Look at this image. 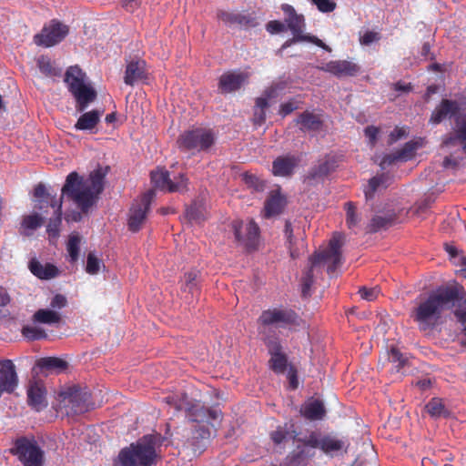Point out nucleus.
Returning a JSON list of instances; mask_svg holds the SVG:
<instances>
[{
    "instance_id": "1",
    "label": "nucleus",
    "mask_w": 466,
    "mask_h": 466,
    "mask_svg": "<svg viewBox=\"0 0 466 466\" xmlns=\"http://www.w3.org/2000/svg\"><path fill=\"white\" fill-rule=\"evenodd\" d=\"M106 173L107 167L103 169L99 167L90 173L86 180H84L76 171L67 175L62 187L59 203L54 211L55 217L49 219L46 226V231L50 237L56 238L59 235L63 197L71 199L82 212L86 213L96 204L98 196L103 192Z\"/></svg>"
},
{
    "instance_id": "2",
    "label": "nucleus",
    "mask_w": 466,
    "mask_h": 466,
    "mask_svg": "<svg viewBox=\"0 0 466 466\" xmlns=\"http://www.w3.org/2000/svg\"><path fill=\"white\" fill-rule=\"evenodd\" d=\"M300 318L298 313L288 308L274 307L265 309L258 318V331L266 345L270 359L268 366L277 374L286 371L288 357L282 352L279 338L271 330L275 329H291L299 326Z\"/></svg>"
},
{
    "instance_id": "3",
    "label": "nucleus",
    "mask_w": 466,
    "mask_h": 466,
    "mask_svg": "<svg viewBox=\"0 0 466 466\" xmlns=\"http://www.w3.org/2000/svg\"><path fill=\"white\" fill-rule=\"evenodd\" d=\"M463 299L465 291L462 286L441 287L417 300L410 318L417 323L420 330H432L442 323L444 313Z\"/></svg>"
},
{
    "instance_id": "4",
    "label": "nucleus",
    "mask_w": 466,
    "mask_h": 466,
    "mask_svg": "<svg viewBox=\"0 0 466 466\" xmlns=\"http://www.w3.org/2000/svg\"><path fill=\"white\" fill-rule=\"evenodd\" d=\"M342 236L340 234H334L327 248L316 252L309 258L310 267L303 273L301 278L302 297L309 298L311 296V288L315 277L321 273L322 266L327 265L328 274L332 275L342 265Z\"/></svg>"
},
{
    "instance_id": "5",
    "label": "nucleus",
    "mask_w": 466,
    "mask_h": 466,
    "mask_svg": "<svg viewBox=\"0 0 466 466\" xmlns=\"http://www.w3.org/2000/svg\"><path fill=\"white\" fill-rule=\"evenodd\" d=\"M86 74L77 66H69L65 74V82L76 99V109L84 112L96 100V91L85 82Z\"/></svg>"
},
{
    "instance_id": "6",
    "label": "nucleus",
    "mask_w": 466,
    "mask_h": 466,
    "mask_svg": "<svg viewBox=\"0 0 466 466\" xmlns=\"http://www.w3.org/2000/svg\"><path fill=\"white\" fill-rule=\"evenodd\" d=\"M9 452L17 458L23 466H44L46 453L34 436L15 439Z\"/></svg>"
},
{
    "instance_id": "7",
    "label": "nucleus",
    "mask_w": 466,
    "mask_h": 466,
    "mask_svg": "<svg viewBox=\"0 0 466 466\" xmlns=\"http://www.w3.org/2000/svg\"><path fill=\"white\" fill-rule=\"evenodd\" d=\"M156 449L153 443L138 441L123 448L116 461L124 466H152L156 463Z\"/></svg>"
},
{
    "instance_id": "8",
    "label": "nucleus",
    "mask_w": 466,
    "mask_h": 466,
    "mask_svg": "<svg viewBox=\"0 0 466 466\" xmlns=\"http://www.w3.org/2000/svg\"><path fill=\"white\" fill-rule=\"evenodd\" d=\"M177 144L181 151H190L192 154L208 151L215 144V134L209 128H192L179 135Z\"/></svg>"
},
{
    "instance_id": "9",
    "label": "nucleus",
    "mask_w": 466,
    "mask_h": 466,
    "mask_svg": "<svg viewBox=\"0 0 466 466\" xmlns=\"http://www.w3.org/2000/svg\"><path fill=\"white\" fill-rule=\"evenodd\" d=\"M282 10L288 15V17L285 19V22L287 23L288 27L293 34V38L286 41L282 46L283 48H286L296 42L306 41L312 43L323 48L326 51H331L330 47L328 46L322 40L319 39L317 36L303 34V29L305 27V20L302 15H298L295 9L289 5H284L282 6Z\"/></svg>"
},
{
    "instance_id": "10",
    "label": "nucleus",
    "mask_w": 466,
    "mask_h": 466,
    "mask_svg": "<svg viewBox=\"0 0 466 466\" xmlns=\"http://www.w3.org/2000/svg\"><path fill=\"white\" fill-rule=\"evenodd\" d=\"M151 182L160 190L169 193H184L188 190V178L180 173L170 178L169 172L165 168H157L150 173Z\"/></svg>"
},
{
    "instance_id": "11",
    "label": "nucleus",
    "mask_w": 466,
    "mask_h": 466,
    "mask_svg": "<svg viewBox=\"0 0 466 466\" xmlns=\"http://www.w3.org/2000/svg\"><path fill=\"white\" fill-rule=\"evenodd\" d=\"M69 32L66 25L54 19L48 25H45L41 33L34 36V42L37 46L51 47L60 43Z\"/></svg>"
},
{
    "instance_id": "12",
    "label": "nucleus",
    "mask_w": 466,
    "mask_h": 466,
    "mask_svg": "<svg viewBox=\"0 0 466 466\" xmlns=\"http://www.w3.org/2000/svg\"><path fill=\"white\" fill-rule=\"evenodd\" d=\"M233 230L236 240L244 245L248 250H255L258 244L259 227L254 220L244 225L242 221L233 222Z\"/></svg>"
},
{
    "instance_id": "13",
    "label": "nucleus",
    "mask_w": 466,
    "mask_h": 466,
    "mask_svg": "<svg viewBox=\"0 0 466 466\" xmlns=\"http://www.w3.org/2000/svg\"><path fill=\"white\" fill-rule=\"evenodd\" d=\"M154 197V192L152 190L144 194L140 199V201L136 202L132 205L129 210L128 217V229L132 232H137L140 230L142 225L144 224L147 215L150 209V205L152 198Z\"/></svg>"
},
{
    "instance_id": "14",
    "label": "nucleus",
    "mask_w": 466,
    "mask_h": 466,
    "mask_svg": "<svg viewBox=\"0 0 466 466\" xmlns=\"http://www.w3.org/2000/svg\"><path fill=\"white\" fill-rule=\"evenodd\" d=\"M250 73L239 70H229L223 73L218 83V90L221 94L233 93L239 90L248 84Z\"/></svg>"
},
{
    "instance_id": "15",
    "label": "nucleus",
    "mask_w": 466,
    "mask_h": 466,
    "mask_svg": "<svg viewBox=\"0 0 466 466\" xmlns=\"http://www.w3.org/2000/svg\"><path fill=\"white\" fill-rule=\"evenodd\" d=\"M27 403L36 411L47 407L46 389L42 381H30L27 390Z\"/></svg>"
},
{
    "instance_id": "16",
    "label": "nucleus",
    "mask_w": 466,
    "mask_h": 466,
    "mask_svg": "<svg viewBox=\"0 0 466 466\" xmlns=\"http://www.w3.org/2000/svg\"><path fill=\"white\" fill-rule=\"evenodd\" d=\"M321 69L337 77L355 76L360 71V66L351 60H332L326 63Z\"/></svg>"
},
{
    "instance_id": "17",
    "label": "nucleus",
    "mask_w": 466,
    "mask_h": 466,
    "mask_svg": "<svg viewBox=\"0 0 466 466\" xmlns=\"http://www.w3.org/2000/svg\"><path fill=\"white\" fill-rule=\"evenodd\" d=\"M299 162L300 158L291 154L279 156L272 162L271 172L275 177H290Z\"/></svg>"
},
{
    "instance_id": "18",
    "label": "nucleus",
    "mask_w": 466,
    "mask_h": 466,
    "mask_svg": "<svg viewBox=\"0 0 466 466\" xmlns=\"http://www.w3.org/2000/svg\"><path fill=\"white\" fill-rule=\"evenodd\" d=\"M217 17L228 25H238L245 27H254L257 25L256 19L253 16L242 13L218 10L217 12Z\"/></svg>"
},
{
    "instance_id": "19",
    "label": "nucleus",
    "mask_w": 466,
    "mask_h": 466,
    "mask_svg": "<svg viewBox=\"0 0 466 466\" xmlns=\"http://www.w3.org/2000/svg\"><path fill=\"white\" fill-rule=\"evenodd\" d=\"M460 105L457 101L443 99L433 110L430 121L432 124H440L447 117L456 116L460 111Z\"/></svg>"
},
{
    "instance_id": "20",
    "label": "nucleus",
    "mask_w": 466,
    "mask_h": 466,
    "mask_svg": "<svg viewBox=\"0 0 466 466\" xmlns=\"http://www.w3.org/2000/svg\"><path fill=\"white\" fill-rule=\"evenodd\" d=\"M287 205L286 198L279 191H272L264 204V217L270 218L281 214Z\"/></svg>"
},
{
    "instance_id": "21",
    "label": "nucleus",
    "mask_w": 466,
    "mask_h": 466,
    "mask_svg": "<svg viewBox=\"0 0 466 466\" xmlns=\"http://www.w3.org/2000/svg\"><path fill=\"white\" fill-rule=\"evenodd\" d=\"M146 77V62L144 60L137 59L127 63L124 76L126 85L134 86Z\"/></svg>"
},
{
    "instance_id": "22",
    "label": "nucleus",
    "mask_w": 466,
    "mask_h": 466,
    "mask_svg": "<svg viewBox=\"0 0 466 466\" xmlns=\"http://www.w3.org/2000/svg\"><path fill=\"white\" fill-rule=\"evenodd\" d=\"M34 197L36 202L35 208L44 212H46L48 207L55 210L59 203V200L57 201L55 197L46 191V186L42 183L35 187Z\"/></svg>"
},
{
    "instance_id": "23",
    "label": "nucleus",
    "mask_w": 466,
    "mask_h": 466,
    "mask_svg": "<svg viewBox=\"0 0 466 466\" xmlns=\"http://www.w3.org/2000/svg\"><path fill=\"white\" fill-rule=\"evenodd\" d=\"M103 110L98 109L83 113L75 124V129L92 132L100 122Z\"/></svg>"
},
{
    "instance_id": "24",
    "label": "nucleus",
    "mask_w": 466,
    "mask_h": 466,
    "mask_svg": "<svg viewBox=\"0 0 466 466\" xmlns=\"http://www.w3.org/2000/svg\"><path fill=\"white\" fill-rule=\"evenodd\" d=\"M28 268L31 273L40 279H50L58 275L57 268L50 263L41 264L36 258L29 261Z\"/></svg>"
},
{
    "instance_id": "25",
    "label": "nucleus",
    "mask_w": 466,
    "mask_h": 466,
    "mask_svg": "<svg viewBox=\"0 0 466 466\" xmlns=\"http://www.w3.org/2000/svg\"><path fill=\"white\" fill-rule=\"evenodd\" d=\"M297 125L300 126L301 131H318L322 127V120L320 117L310 111H304L299 115L296 119Z\"/></svg>"
},
{
    "instance_id": "26",
    "label": "nucleus",
    "mask_w": 466,
    "mask_h": 466,
    "mask_svg": "<svg viewBox=\"0 0 466 466\" xmlns=\"http://www.w3.org/2000/svg\"><path fill=\"white\" fill-rule=\"evenodd\" d=\"M36 367L41 370L55 372L58 374L67 369L68 363L63 359L57 357H44L40 358L36 361Z\"/></svg>"
},
{
    "instance_id": "27",
    "label": "nucleus",
    "mask_w": 466,
    "mask_h": 466,
    "mask_svg": "<svg viewBox=\"0 0 466 466\" xmlns=\"http://www.w3.org/2000/svg\"><path fill=\"white\" fill-rule=\"evenodd\" d=\"M425 410L430 416L434 419L449 418L451 414V410L445 405L444 400L437 397L429 400L425 406Z\"/></svg>"
},
{
    "instance_id": "28",
    "label": "nucleus",
    "mask_w": 466,
    "mask_h": 466,
    "mask_svg": "<svg viewBox=\"0 0 466 466\" xmlns=\"http://www.w3.org/2000/svg\"><path fill=\"white\" fill-rule=\"evenodd\" d=\"M397 219V215L395 213H389L386 215H377L374 216L370 223L367 227V232L374 233L378 232L381 229H386L391 227L395 220Z\"/></svg>"
},
{
    "instance_id": "29",
    "label": "nucleus",
    "mask_w": 466,
    "mask_h": 466,
    "mask_svg": "<svg viewBox=\"0 0 466 466\" xmlns=\"http://www.w3.org/2000/svg\"><path fill=\"white\" fill-rule=\"evenodd\" d=\"M298 432L294 430V425L289 426L286 423L283 426H278L275 431L270 432V439L276 445H279L288 439L295 441L297 440Z\"/></svg>"
},
{
    "instance_id": "30",
    "label": "nucleus",
    "mask_w": 466,
    "mask_h": 466,
    "mask_svg": "<svg viewBox=\"0 0 466 466\" xmlns=\"http://www.w3.org/2000/svg\"><path fill=\"white\" fill-rule=\"evenodd\" d=\"M325 412L323 403L319 400L306 403L301 409L302 416L310 420H321Z\"/></svg>"
},
{
    "instance_id": "31",
    "label": "nucleus",
    "mask_w": 466,
    "mask_h": 466,
    "mask_svg": "<svg viewBox=\"0 0 466 466\" xmlns=\"http://www.w3.org/2000/svg\"><path fill=\"white\" fill-rule=\"evenodd\" d=\"M89 395L86 392L75 391L70 395L71 410L75 414H83L90 410Z\"/></svg>"
},
{
    "instance_id": "32",
    "label": "nucleus",
    "mask_w": 466,
    "mask_h": 466,
    "mask_svg": "<svg viewBox=\"0 0 466 466\" xmlns=\"http://www.w3.org/2000/svg\"><path fill=\"white\" fill-rule=\"evenodd\" d=\"M335 160L331 158H326L310 169L308 175V178L316 179L327 177L335 169Z\"/></svg>"
},
{
    "instance_id": "33",
    "label": "nucleus",
    "mask_w": 466,
    "mask_h": 466,
    "mask_svg": "<svg viewBox=\"0 0 466 466\" xmlns=\"http://www.w3.org/2000/svg\"><path fill=\"white\" fill-rule=\"evenodd\" d=\"M32 319L35 323L51 325L60 322L61 316L58 312L54 311L52 309H41L34 313Z\"/></svg>"
},
{
    "instance_id": "34",
    "label": "nucleus",
    "mask_w": 466,
    "mask_h": 466,
    "mask_svg": "<svg viewBox=\"0 0 466 466\" xmlns=\"http://www.w3.org/2000/svg\"><path fill=\"white\" fill-rule=\"evenodd\" d=\"M198 277L199 274L198 271H189L185 273L181 280L182 291L188 292L192 296L198 295L199 293Z\"/></svg>"
},
{
    "instance_id": "35",
    "label": "nucleus",
    "mask_w": 466,
    "mask_h": 466,
    "mask_svg": "<svg viewBox=\"0 0 466 466\" xmlns=\"http://www.w3.org/2000/svg\"><path fill=\"white\" fill-rule=\"evenodd\" d=\"M344 441L336 439L330 435L321 436L319 449L325 452L329 453L333 451H339L344 447Z\"/></svg>"
},
{
    "instance_id": "36",
    "label": "nucleus",
    "mask_w": 466,
    "mask_h": 466,
    "mask_svg": "<svg viewBox=\"0 0 466 466\" xmlns=\"http://www.w3.org/2000/svg\"><path fill=\"white\" fill-rule=\"evenodd\" d=\"M389 177L387 175L382 174L376 176L369 180L368 186L364 189V195L366 199H371L374 197L375 192L380 186H386Z\"/></svg>"
},
{
    "instance_id": "37",
    "label": "nucleus",
    "mask_w": 466,
    "mask_h": 466,
    "mask_svg": "<svg viewBox=\"0 0 466 466\" xmlns=\"http://www.w3.org/2000/svg\"><path fill=\"white\" fill-rule=\"evenodd\" d=\"M37 66L42 74L46 76H58L61 75V69L54 66L51 59L46 56H41L37 59Z\"/></svg>"
},
{
    "instance_id": "38",
    "label": "nucleus",
    "mask_w": 466,
    "mask_h": 466,
    "mask_svg": "<svg viewBox=\"0 0 466 466\" xmlns=\"http://www.w3.org/2000/svg\"><path fill=\"white\" fill-rule=\"evenodd\" d=\"M80 242H81V238L78 235V233H72L69 236L67 245H66V250L70 257L71 262L77 261V259L79 258Z\"/></svg>"
},
{
    "instance_id": "39",
    "label": "nucleus",
    "mask_w": 466,
    "mask_h": 466,
    "mask_svg": "<svg viewBox=\"0 0 466 466\" xmlns=\"http://www.w3.org/2000/svg\"><path fill=\"white\" fill-rule=\"evenodd\" d=\"M346 224L350 229H353L359 226L360 217L357 213V208L351 201L345 203Z\"/></svg>"
},
{
    "instance_id": "40",
    "label": "nucleus",
    "mask_w": 466,
    "mask_h": 466,
    "mask_svg": "<svg viewBox=\"0 0 466 466\" xmlns=\"http://www.w3.org/2000/svg\"><path fill=\"white\" fill-rule=\"evenodd\" d=\"M419 147V144L414 141H409L404 146L396 151L400 162L410 160Z\"/></svg>"
},
{
    "instance_id": "41",
    "label": "nucleus",
    "mask_w": 466,
    "mask_h": 466,
    "mask_svg": "<svg viewBox=\"0 0 466 466\" xmlns=\"http://www.w3.org/2000/svg\"><path fill=\"white\" fill-rule=\"evenodd\" d=\"M461 130H462V124L458 126L456 130L453 133L449 134L445 137V138L442 141L443 146L445 147H455L458 145H461L463 148V146L465 145V140L462 138L461 136Z\"/></svg>"
},
{
    "instance_id": "42",
    "label": "nucleus",
    "mask_w": 466,
    "mask_h": 466,
    "mask_svg": "<svg viewBox=\"0 0 466 466\" xmlns=\"http://www.w3.org/2000/svg\"><path fill=\"white\" fill-rule=\"evenodd\" d=\"M22 335L29 340H39L47 337L43 329L30 325L23 327Z\"/></svg>"
},
{
    "instance_id": "43",
    "label": "nucleus",
    "mask_w": 466,
    "mask_h": 466,
    "mask_svg": "<svg viewBox=\"0 0 466 466\" xmlns=\"http://www.w3.org/2000/svg\"><path fill=\"white\" fill-rule=\"evenodd\" d=\"M242 180L248 187L253 188L255 191L260 192L263 191L265 188L264 181L251 173H243Z\"/></svg>"
},
{
    "instance_id": "44",
    "label": "nucleus",
    "mask_w": 466,
    "mask_h": 466,
    "mask_svg": "<svg viewBox=\"0 0 466 466\" xmlns=\"http://www.w3.org/2000/svg\"><path fill=\"white\" fill-rule=\"evenodd\" d=\"M284 234L289 244L290 257L292 258H297L299 256V252L296 248H294L293 228L289 220H286Z\"/></svg>"
},
{
    "instance_id": "45",
    "label": "nucleus",
    "mask_w": 466,
    "mask_h": 466,
    "mask_svg": "<svg viewBox=\"0 0 466 466\" xmlns=\"http://www.w3.org/2000/svg\"><path fill=\"white\" fill-rule=\"evenodd\" d=\"M44 218L38 214H32L24 217L22 221V228L25 229L34 230L43 225Z\"/></svg>"
},
{
    "instance_id": "46",
    "label": "nucleus",
    "mask_w": 466,
    "mask_h": 466,
    "mask_svg": "<svg viewBox=\"0 0 466 466\" xmlns=\"http://www.w3.org/2000/svg\"><path fill=\"white\" fill-rule=\"evenodd\" d=\"M321 435L317 431H311L309 436L304 438H299L295 441L302 443L304 446H308L313 449L320 447Z\"/></svg>"
},
{
    "instance_id": "47",
    "label": "nucleus",
    "mask_w": 466,
    "mask_h": 466,
    "mask_svg": "<svg viewBox=\"0 0 466 466\" xmlns=\"http://www.w3.org/2000/svg\"><path fill=\"white\" fill-rule=\"evenodd\" d=\"M453 313L460 326L463 344L466 345V308H457L454 309Z\"/></svg>"
},
{
    "instance_id": "48",
    "label": "nucleus",
    "mask_w": 466,
    "mask_h": 466,
    "mask_svg": "<svg viewBox=\"0 0 466 466\" xmlns=\"http://www.w3.org/2000/svg\"><path fill=\"white\" fill-rule=\"evenodd\" d=\"M101 266V260L96 258V256L90 252L87 255L86 258V270L88 274L95 275L97 274Z\"/></svg>"
},
{
    "instance_id": "49",
    "label": "nucleus",
    "mask_w": 466,
    "mask_h": 466,
    "mask_svg": "<svg viewBox=\"0 0 466 466\" xmlns=\"http://www.w3.org/2000/svg\"><path fill=\"white\" fill-rule=\"evenodd\" d=\"M389 360L390 362L396 364L397 371H399L407 361V360L403 357L401 352L397 348L394 347H392L389 352Z\"/></svg>"
},
{
    "instance_id": "50",
    "label": "nucleus",
    "mask_w": 466,
    "mask_h": 466,
    "mask_svg": "<svg viewBox=\"0 0 466 466\" xmlns=\"http://www.w3.org/2000/svg\"><path fill=\"white\" fill-rule=\"evenodd\" d=\"M186 217L189 221L200 222L204 219L200 207L192 204L186 209Z\"/></svg>"
},
{
    "instance_id": "51",
    "label": "nucleus",
    "mask_w": 466,
    "mask_h": 466,
    "mask_svg": "<svg viewBox=\"0 0 466 466\" xmlns=\"http://www.w3.org/2000/svg\"><path fill=\"white\" fill-rule=\"evenodd\" d=\"M359 294L360 295L361 299H366L368 301H372L378 298V296L380 294V289L378 287H374V288L362 287L360 289Z\"/></svg>"
},
{
    "instance_id": "52",
    "label": "nucleus",
    "mask_w": 466,
    "mask_h": 466,
    "mask_svg": "<svg viewBox=\"0 0 466 466\" xmlns=\"http://www.w3.org/2000/svg\"><path fill=\"white\" fill-rule=\"evenodd\" d=\"M381 38L380 34L373 31H366L360 37V43L362 46H370Z\"/></svg>"
},
{
    "instance_id": "53",
    "label": "nucleus",
    "mask_w": 466,
    "mask_h": 466,
    "mask_svg": "<svg viewBox=\"0 0 466 466\" xmlns=\"http://www.w3.org/2000/svg\"><path fill=\"white\" fill-rule=\"evenodd\" d=\"M311 1L313 4H315L317 5L318 9L323 13L332 12L336 7V4L332 0H311Z\"/></svg>"
},
{
    "instance_id": "54",
    "label": "nucleus",
    "mask_w": 466,
    "mask_h": 466,
    "mask_svg": "<svg viewBox=\"0 0 466 466\" xmlns=\"http://www.w3.org/2000/svg\"><path fill=\"white\" fill-rule=\"evenodd\" d=\"M407 136V132L403 127H395L389 135L388 144L393 145L402 137Z\"/></svg>"
},
{
    "instance_id": "55",
    "label": "nucleus",
    "mask_w": 466,
    "mask_h": 466,
    "mask_svg": "<svg viewBox=\"0 0 466 466\" xmlns=\"http://www.w3.org/2000/svg\"><path fill=\"white\" fill-rule=\"evenodd\" d=\"M400 159L398 157V155L395 152L393 153H390V154H386L382 157L380 162V166L382 169L386 168L387 167L396 163V162H399Z\"/></svg>"
},
{
    "instance_id": "56",
    "label": "nucleus",
    "mask_w": 466,
    "mask_h": 466,
    "mask_svg": "<svg viewBox=\"0 0 466 466\" xmlns=\"http://www.w3.org/2000/svg\"><path fill=\"white\" fill-rule=\"evenodd\" d=\"M298 109V106L293 101H289L280 105L279 115L286 116Z\"/></svg>"
},
{
    "instance_id": "57",
    "label": "nucleus",
    "mask_w": 466,
    "mask_h": 466,
    "mask_svg": "<svg viewBox=\"0 0 466 466\" xmlns=\"http://www.w3.org/2000/svg\"><path fill=\"white\" fill-rule=\"evenodd\" d=\"M380 130L374 126H369L364 129L365 136L369 138L370 143L373 146L377 141Z\"/></svg>"
},
{
    "instance_id": "58",
    "label": "nucleus",
    "mask_w": 466,
    "mask_h": 466,
    "mask_svg": "<svg viewBox=\"0 0 466 466\" xmlns=\"http://www.w3.org/2000/svg\"><path fill=\"white\" fill-rule=\"evenodd\" d=\"M284 29H285L284 24H282L281 22H279L278 20L269 21L267 24V30L270 34L280 33V32L284 31Z\"/></svg>"
},
{
    "instance_id": "59",
    "label": "nucleus",
    "mask_w": 466,
    "mask_h": 466,
    "mask_svg": "<svg viewBox=\"0 0 466 466\" xmlns=\"http://www.w3.org/2000/svg\"><path fill=\"white\" fill-rule=\"evenodd\" d=\"M66 305V299L61 294H56L51 300L50 306L53 309H62Z\"/></svg>"
},
{
    "instance_id": "60",
    "label": "nucleus",
    "mask_w": 466,
    "mask_h": 466,
    "mask_svg": "<svg viewBox=\"0 0 466 466\" xmlns=\"http://www.w3.org/2000/svg\"><path fill=\"white\" fill-rule=\"evenodd\" d=\"M208 422L212 424V421L220 420L222 418V412L216 409H207L206 410Z\"/></svg>"
},
{
    "instance_id": "61",
    "label": "nucleus",
    "mask_w": 466,
    "mask_h": 466,
    "mask_svg": "<svg viewBox=\"0 0 466 466\" xmlns=\"http://www.w3.org/2000/svg\"><path fill=\"white\" fill-rule=\"evenodd\" d=\"M164 400L167 404L174 405L176 410H181L186 408L183 400H177L176 396H167L164 399Z\"/></svg>"
},
{
    "instance_id": "62",
    "label": "nucleus",
    "mask_w": 466,
    "mask_h": 466,
    "mask_svg": "<svg viewBox=\"0 0 466 466\" xmlns=\"http://www.w3.org/2000/svg\"><path fill=\"white\" fill-rule=\"evenodd\" d=\"M444 249L449 254L451 260L457 258L458 254L461 252V250H459L454 245L450 243L444 244Z\"/></svg>"
},
{
    "instance_id": "63",
    "label": "nucleus",
    "mask_w": 466,
    "mask_h": 466,
    "mask_svg": "<svg viewBox=\"0 0 466 466\" xmlns=\"http://www.w3.org/2000/svg\"><path fill=\"white\" fill-rule=\"evenodd\" d=\"M394 90L398 92L408 93L412 90V86L410 83L406 84L401 81H399L394 84Z\"/></svg>"
},
{
    "instance_id": "64",
    "label": "nucleus",
    "mask_w": 466,
    "mask_h": 466,
    "mask_svg": "<svg viewBox=\"0 0 466 466\" xmlns=\"http://www.w3.org/2000/svg\"><path fill=\"white\" fill-rule=\"evenodd\" d=\"M451 261L454 265L460 266L463 270H466V256L461 251L458 254L457 258H453Z\"/></svg>"
}]
</instances>
